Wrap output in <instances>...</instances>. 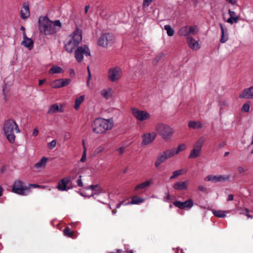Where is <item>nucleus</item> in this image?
Segmentation results:
<instances>
[{
	"label": "nucleus",
	"instance_id": "obj_46",
	"mask_svg": "<svg viewBox=\"0 0 253 253\" xmlns=\"http://www.w3.org/2000/svg\"><path fill=\"white\" fill-rule=\"evenodd\" d=\"M153 182V180L150 179L147 181L143 182V188L150 186Z\"/></svg>",
	"mask_w": 253,
	"mask_h": 253
},
{
	"label": "nucleus",
	"instance_id": "obj_39",
	"mask_svg": "<svg viewBox=\"0 0 253 253\" xmlns=\"http://www.w3.org/2000/svg\"><path fill=\"white\" fill-rule=\"evenodd\" d=\"M212 213L215 216L220 218L224 217L226 216L225 212L221 211L214 210L212 211Z\"/></svg>",
	"mask_w": 253,
	"mask_h": 253
},
{
	"label": "nucleus",
	"instance_id": "obj_30",
	"mask_svg": "<svg viewBox=\"0 0 253 253\" xmlns=\"http://www.w3.org/2000/svg\"><path fill=\"white\" fill-rule=\"evenodd\" d=\"M21 44L26 47L29 48V49H31L33 47L34 42L31 39L29 38L26 40H23L21 42Z\"/></svg>",
	"mask_w": 253,
	"mask_h": 253
},
{
	"label": "nucleus",
	"instance_id": "obj_59",
	"mask_svg": "<svg viewBox=\"0 0 253 253\" xmlns=\"http://www.w3.org/2000/svg\"><path fill=\"white\" fill-rule=\"evenodd\" d=\"M226 22L228 23L232 24L234 23L233 19L231 18V17H230L227 20H226Z\"/></svg>",
	"mask_w": 253,
	"mask_h": 253
},
{
	"label": "nucleus",
	"instance_id": "obj_25",
	"mask_svg": "<svg viewBox=\"0 0 253 253\" xmlns=\"http://www.w3.org/2000/svg\"><path fill=\"white\" fill-rule=\"evenodd\" d=\"M186 149V146L185 144H180L177 149L174 148L169 149L170 151L173 152V156L175 155L179 154L181 151H182Z\"/></svg>",
	"mask_w": 253,
	"mask_h": 253
},
{
	"label": "nucleus",
	"instance_id": "obj_11",
	"mask_svg": "<svg viewBox=\"0 0 253 253\" xmlns=\"http://www.w3.org/2000/svg\"><path fill=\"white\" fill-rule=\"evenodd\" d=\"M229 179L230 176L227 175H209L205 178V180L208 181H211L213 183L224 182L228 181Z\"/></svg>",
	"mask_w": 253,
	"mask_h": 253
},
{
	"label": "nucleus",
	"instance_id": "obj_38",
	"mask_svg": "<svg viewBox=\"0 0 253 253\" xmlns=\"http://www.w3.org/2000/svg\"><path fill=\"white\" fill-rule=\"evenodd\" d=\"M199 31L198 27L196 25L191 26L189 27V34L192 35H196Z\"/></svg>",
	"mask_w": 253,
	"mask_h": 253
},
{
	"label": "nucleus",
	"instance_id": "obj_63",
	"mask_svg": "<svg viewBox=\"0 0 253 253\" xmlns=\"http://www.w3.org/2000/svg\"><path fill=\"white\" fill-rule=\"evenodd\" d=\"M50 25L51 26V29H53L54 30H57V32H58L60 30L57 28L55 26L53 25L51 23V21H50Z\"/></svg>",
	"mask_w": 253,
	"mask_h": 253
},
{
	"label": "nucleus",
	"instance_id": "obj_50",
	"mask_svg": "<svg viewBox=\"0 0 253 253\" xmlns=\"http://www.w3.org/2000/svg\"><path fill=\"white\" fill-rule=\"evenodd\" d=\"M171 200L170 196L169 193H166V197L164 198V201L166 202H169Z\"/></svg>",
	"mask_w": 253,
	"mask_h": 253
},
{
	"label": "nucleus",
	"instance_id": "obj_52",
	"mask_svg": "<svg viewBox=\"0 0 253 253\" xmlns=\"http://www.w3.org/2000/svg\"><path fill=\"white\" fill-rule=\"evenodd\" d=\"M104 149V148L103 147L99 146L95 149V153L98 154L100 153H101L103 151Z\"/></svg>",
	"mask_w": 253,
	"mask_h": 253
},
{
	"label": "nucleus",
	"instance_id": "obj_12",
	"mask_svg": "<svg viewBox=\"0 0 253 253\" xmlns=\"http://www.w3.org/2000/svg\"><path fill=\"white\" fill-rule=\"evenodd\" d=\"M173 205L180 209L190 210L194 205V202L191 199L181 202L177 201L173 203Z\"/></svg>",
	"mask_w": 253,
	"mask_h": 253
},
{
	"label": "nucleus",
	"instance_id": "obj_58",
	"mask_svg": "<svg viewBox=\"0 0 253 253\" xmlns=\"http://www.w3.org/2000/svg\"><path fill=\"white\" fill-rule=\"evenodd\" d=\"M237 170L240 173H242L245 171L244 169L241 166L237 168Z\"/></svg>",
	"mask_w": 253,
	"mask_h": 253
},
{
	"label": "nucleus",
	"instance_id": "obj_8",
	"mask_svg": "<svg viewBox=\"0 0 253 253\" xmlns=\"http://www.w3.org/2000/svg\"><path fill=\"white\" fill-rule=\"evenodd\" d=\"M12 191L21 195H26V192H29V189L24 185L22 181L16 180L12 186Z\"/></svg>",
	"mask_w": 253,
	"mask_h": 253
},
{
	"label": "nucleus",
	"instance_id": "obj_34",
	"mask_svg": "<svg viewBox=\"0 0 253 253\" xmlns=\"http://www.w3.org/2000/svg\"><path fill=\"white\" fill-rule=\"evenodd\" d=\"M62 72H63L62 69L57 66H52L49 70V73L50 74L61 73Z\"/></svg>",
	"mask_w": 253,
	"mask_h": 253
},
{
	"label": "nucleus",
	"instance_id": "obj_13",
	"mask_svg": "<svg viewBox=\"0 0 253 253\" xmlns=\"http://www.w3.org/2000/svg\"><path fill=\"white\" fill-rule=\"evenodd\" d=\"M71 181V177L68 176L66 177L58 182V185L57 186L58 190L61 191H66L70 189V187L68 186V184Z\"/></svg>",
	"mask_w": 253,
	"mask_h": 253
},
{
	"label": "nucleus",
	"instance_id": "obj_33",
	"mask_svg": "<svg viewBox=\"0 0 253 253\" xmlns=\"http://www.w3.org/2000/svg\"><path fill=\"white\" fill-rule=\"evenodd\" d=\"M10 89V87L6 84H4L2 85V91L3 95V99L5 101H6L7 100V96L9 94Z\"/></svg>",
	"mask_w": 253,
	"mask_h": 253
},
{
	"label": "nucleus",
	"instance_id": "obj_36",
	"mask_svg": "<svg viewBox=\"0 0 253 253\" xmlns=\"http://www.w3.org/2000/svg\"><path fill=\"white\" fill-rule=\"evenodd\" d=\"M164 29L167 31V35L169 36H172L174 34V31L171 28L169 25H166L164 26Z\"/></svg>",
	"mask_w": 253,
	"mask_h": 253
},
{
	"label": "nucleus",
	"instance_id": "obj_9",
	"mask_svg": "<svg viewBox=\"0 0 253 253\" xmlns=\"http://www.w3.org/2000/svg\"><path fill=\"white\" fill-rule=\"evenodd\" d=\"M122 75V69L118 66L110 68L108 72V78L112 82H115L121 78Z\"/></svg>",
	"mask_w": 253,
	"mask_h": 253
},
{
	"label": "nucleus",
	"instance_id": "obj_64",
	"mask_svg": "<svg viewBox=\"0 0 253 253\" xmlns=\"http://www.w3.org/2000/svg\"><path fill=\"white\" fill-rule=\"evenodd\" d=\"M45 82V79L40 80L39 82V85H42Z\"/></svg>",
	"mask_w": 253,
	"mask_h": 253
},
{
	"label": "nucleus",
	"instance_id": "obj_26",
	"mask_svg": "<svg viewBox=\"0 0 253 253\" xmlns=\"http://www.w3.org/2000/svg\"><path fill=\"white\" fill-rule=\"evenodd\" d=\"M178 34L180 36H190L189 34V27L185 26L181 27L178 31Z\"/></svg>",
	"mask_w": 253,
	"mask_h": 253
},
{
	"label": "nucleus",
	"instance_id": "obj_2",
	"mask_svg": "<svg viewBox=\"0 0 253 253\" xmlns=\"http://www.w3.org/2000/svg\"><path fill=\"white\" fill-rule=\"evenodd\" d=\"M3 130L7 140L12 143H14L15 140L14 131L16 133L20 132L18 125L12 119H8L4 122Z\"/></svg>",
	"mask_w": 253,
	"mask_h": 253
},
{
	"label": "nucleus",
	"instance_id": "obj_48",
	"mask_svg": "<svg viewBox=\"0 0 253 253\" xmlns=\"http://www.w3.org/2000/svg\"><path fill=\"white\" fill-rule=\"evenodd\" d=\"M184 169H179L176 171H173L174 175L176 176V177L179 176L182 174L184 172Z\"/></svg>",
	"mask_w": 253,
	"mask_h": 253
},
{
	"label": "nucleus",
	"instance_id": "obj_14",
	"mask_svg": "<svg viewBox=\"0 0 253 253\" xmlns=\"http://www.w3.org/2000/svg\"><path fill=\"white\" fill-rule=\"evenodd\" d=\"M71 82L70 79H57L52 82L50 85L53 88H58L68 85Z\"/></svg>",
	"mask_w": 253,
	"mask_h": 253
},
{
	"label": "nucleus",
	"instance_id": "obj_42",
	"mask_svg": "<svg viewBox=\"0 0 253 253\" xmlns=\"http://www.w3.org/2000/svg\"><path fill=\"white\" fill-rule=\"evenodd\" d=\"M250 106L249 104H244L242 108V111L243 112H248L250 110Z\"/></svg>",
	"mask_w": 253,
	"mask_h": 253
},
{
	"label": "nucleus",
	"instance_id": "obj_21",
	"mask_svg": "<svg viewBox=\"0 0 253 253\" xmlns=\"http://www.w3.org/2000/svg\"><path fill=\"white\" fill-rule=\"evenodd\" d=\"M203 126L204 124L200 121H190L188 123V126L190 128L199 129Z\"/></svg>",
	"mask_w": 253,
	"mask_h": 253
},
{
	"label": "nucleus",
	"instance_id": "obj_5",
	"mask_svg": "<svg viewBox=\"0 0 253 253\" xmlns=\"http://www.w3.org/2000/svg\"><path fill=\"white\" fill-rule=\"evenodd\" d=\"M84 55H90L89 47L86 45L78 46L75 51V57L78 62H81L84 58Z\"/></svg>",
	"mask_w": 253,
	"mask_h": 253
},
{
	"label": "nucleus",
	"instance_id": "obj_57",
	"mask_svg": "<svg viewBox=\"0 0 253 253\" xmlns=\"http://www.w3.org/2000/svg\"><path fill=\"white\" fill-rule=\"evenodd\" d=\"M38 132H39V130H38V128L37 127H36L33 131V133H32L33 136L34 137L37 136L38 134Z\"/></svg>",
	"mask_w": 253,
	"mask_h": 253
},
{
	"label": "nucleus",
	"instance_id": "obj_32",
	"mask_svg": "<svg viewBox=\"0 0 253 253\" xmlns=\"http://www.w3.org/2000/svg\"><path fill=\"white\" fill-rule=\"evenodd\" d=\"M84 95H81L76 98L74 105L75 110H77L79 108L80 105L84 99Z\"/></svg>",
	"mask_w": 253,
	"mask_h": 253
},
{
	"label": "nucleus",
	"instance_id": "obj_29",
	"mask_svg": "<svg viewBox=\"0 0 253 253\" xmlns=\"http://www.w3.org/2000/svg\"><path fill=\"white\" fill-rule=\"evenodd\" d=\"M102 193L105 194V191L103 189H102L100 186L98 185V188H97L95 190H93V193L91 195L88 196V198L93 197L94 199H96L97 196Z\"/></svg>",
	"mask_w": 253,
	"mask_h": 253
},
{
	"label": "nucleus",
	"instance_id": "obj_44",
	"mask_svg": "<svg viewBox=\"0 0 253 253\" xmlns=\"http://www.w3.org/2000/svg\"><path fill=\"white\" fill-rule=\"evenodd\" d=\"M51 23H52V24H53V25L55 26L57 28H58L59 30L60 29V28L61 27V23L60 22V21L59 20H57L53 22L51 21Z\"/></svg>",
	"mask_w": 253,
	"mask_h": 253
},
{
	"label": "nucleus",
	"instance_id": "obj_6",
	"mask_svg": "<svg viewBox=\"0 0 253 253\" xmlns=\"http://www.w3.org/2000/svg\"><path fill=\"white\" fill-rule=\"evenodd\" d=\"M39 30L41 32L43 33L46 35H49L57 33V30L51 29L50 25V21L46 17H44L43 22L40 20Z\"/></svg>",
	"mask_w": 253,
	"mask_h": 253
},
{
	"label": "nucleus",
	"instance_id": "obj_10",
	"mask_svg": "<svg viewBox=\"0 0 253 253\" xmlns=\"http://www.w3.org/2000/svg\"><path fill=\"white\" fill-rule=\"evenodd\" d=\"M172 157H173V152L170 149H167L158 155L155 164L156 167H158L162 163Z\"/></svg>",
	"mask_w": 253,
	"mask_h": 253
},
{
	"label": "nucleus",
	"instance_id": "obj_45",
	"mask_svg": "<svg viewBox=\"0 0 253 253\" xmlns=\"http://www.w3.org/2000/svg\"><path fill=\"white\" fill-rule=\"evenodd\" d=\"M56 145V141L55 140H52L48 144V146L50 149H52Z\"/></svg>",
	"mask_w": 253,
	"mask_h": 253
},
{
	"label": "nucleus",
	"instance_id": "obj_53",
	"mask_svg": "<svg viewBox=\"0 0 253 253\" xmlns=\"http://www.w3.org/2000/svg\"><path fill=\"white\" fill-rule=\"evenodd\" d=\"M150 117V115L149 113L145 111H143V120H147L149 119Z\"/></svg>",
	"mask_w": 253,
	"mask_h": 253
},
{
	"label": "nucleus",
	"instance_id": "obj_4",
	"mask_svg": "<svg viewBox=\"0 0 253 253\" xmlns=\"http://www.w3.org/2000/svg\"><path fill=\"white\" fill-rule=\"evenodd\" d=\"M155 129L159 134L166 141L170 139L173 133L172 128L163 123H158L156 124Z\"/></svg>",
	"mask_w": 253,
	"mask_h": 253
},
{
	"label": "nucleus",
	"instance_id": "obj_16",
	"mask_svg": "<svg viewBox=\"0 0 253 253\" xmlns=\"http://www.w3.org/2000/svg\"><path fill=\"white\" fill-rule=\"evenodd\" d=\"M187 42L189 46L193 50H197L200 46L198 41H196L191 36H188L186 38Z\"/></svg>",
	"mask_w": 253,
	"mask_h": 253
},
{
	"label": "nucleus",
	"instance_id": "obj_19",
	"mask_svg": "<svg viewBox=\"0 0 253 253\" xmlns=\"http://www.w3.org/2000/svg\"><path fill=\"white\" fill-rule=\"evenodd\" d=\"M30 16L29 5L26 2L24 3L21 10V17L23 19H26Z\"/></svg>",
	"mask_w": 253,
	"mask_h": 253
},
{
	"label": "nucleus",
	"instance_id": "obj_35",
	"mask_svg": "<svg viewBox=\"0 0 253 253\" xmlns=\"http://www.w3.org/2000/svg\"><path fill=\"white\" fill-rule=\"evenodd\" d=\"M228 14H229L230 17H231V18L233 19L234 23H237L239 16L237 15L234 11H232L230 9L228 10Z\"/></svg>",
	"mask_w": 253,
	"mask_h": 253
},
{
	"label": "nucleus",
	"instance_id": "obj_24",
	"mask_svg": "<svg viewBox=\"0 0 253 253\" xmlns=\"http://www.w3.org/2000/svg\"><path fill=\"white\" fill-rule=\"evenodd\" d=\"M132 113L133 116L140 122L142 121V111L139 110L136 108H132Z\"/></svg>",
	"mask_w": 253,
	"mask_h": 253
},
{
	"label": "nucleus",
	"instance_id": "obj_41",
	"mask_svg": "<svg viewBox=\"0 0 253 253\" xmlns=\"http://www.w3.org/2000/svg\"><path fill=\"white\" fill-rule=\"evenodd\" d=\"M164 54L163 53L160 52L159 53L157 56L155 57V59L153 60L154 64H157L158 62H159L163 57Z\"/></svg>",
	"mask_w": 253,
	"mask_h": 253
},
{
	"label": "nucleus",
	"instance_id": "obj_27",
	"mask_svg": "<svg viewBox=\"0 0 253 253\" xmlns=\"http://www.w3.org/2000/svg\"><path fill=\"white\" fill-rule=\"evenodd\" d=\"M100 94L104 98L108 99L112 96V89L111 88L102 89Z\"/></svg>",
	"mask_w": 253,
	"mask_h": 253
},
{
	"label": "nucleus",
	"instance_id": "obj_51",
	"mask_svg": "<svg viewBox=\"0 0 253 253\" xmlns=\"http://www.w3.org/2000/svg\"><path fill=\"white\" fill-rule=\"evenodd\" d=\"M77 183L79 187H83L84 186L82 180V176L80 175L78 180H77Z\"/></svg>",
	"mask_w": 253,
	"mask_h": 253
},
{
	"label": "nucleus",
	"instance_id": "obj_55",
	"mask_svg": "<svg viewBox=\"0 0 253 253\" xmlns=\"http://www.w3.org/2000/svg\"><path fill=\"white\" fill-rule=\"evenodd\" d=\"M97 188H98V185H91L86 188V189H91L93 191V190H95Z\"/></svg>",
	"mask_w": 253,
	"mask_h": 253
},
{
	"label": "nucleus",
	"instance_id": "obj_7",
	"mask_svg": "<svg viewBox=\"0 0 253 253\" xmlns=\"http://www.w3.org/2000/svg\"><path fill=\"white\" fill-rule=\"evenodd\" d=\"M114 42L113 36L109 33L103 34L98 41V44L103 47L111 46Z\"/></svg>",
	"mask_w": 253,
	"mask_h": 253
},
{
	"label": "nucleus",
	"instance_id": "obj_61",
	"mask_svg": "<svg viewBox=\"0 0 253 253\" xmlns=\"http://www.w3.org/2000/svg\"><path fill=\"white\" fill-rule=\"evenodd\" d=\"M126 203H125V202H124V201H122V202H121V203H120L118 204L117 205V206H116V208H119L121 207V206L122 205H126Z\"/></svg>",
	"mask_w": 253,
	"mask_h": 253
},
{
	"label": "nucleus",
	"instance_id": "obj_23",
	"mask_svg": "<svg viewBox=\"0 0 253 253\" xmlns=\"http://www.w3.org/2000/svg\"><path fill=\"white\" fill-rule=\"evenodd\" d=\"M57 112H62L63 109H60L57 104H54L49 106L47 113L49 114H52Z\"/></svg>",
	"mask_w": 253,
	"mask_h": 253
},
{
	"label": "nucleus",
	"instance_id": "obj_56",
	"mask_svg": "<svg viewBox=\"0 0 253 253\" xmlns=\"http://www.w3.org/2000/svg\"><path fill=\"white\" fill-rule=\"evenodd\" d=\"M198 190L200 191L205 192L206 191V188L205 186L202 185H200L198 187Z\"/></svg>",
	"mask_w": 253,
	"mask_h": 253
},
{
	"label": "nucleus",
	"instance_id": "obj_37",
	"mask_svg": "<svg viewBox=\"0 0 253 253\" xmlns=\"http://www.w3.org/2000/svg\"><path fill=\"white\" fill-rule=\"evenodd\" d=\"M220 27L221 30V37L220 39V42L221 43H224L228 40V37L227 35H224V29L221 24H220Z\"/></svg>",
	"mask_w": 253,
	"mask_h": 253
},
{
	"label": "nucleus",
	"instance_id": "obj_49",
	"mask_svg": "<svg viewBox=\"0 0 253 253\" xmlns=\"http://www.w3.org/2000/svg\"><path fill=\"white\" fill-rule=\"evenodd\" d=\"M154 0H143V7L148 6Z\"/></svg>",
	"mask_w": 253,
	"mask_h": 253
},
{
	"label": "nucleus",
	"instance_id": "obj_18",
	"mask_svg": "<svg viewBox=\"0 0 253 253\" xmlns=\"http://www.w3.org/2000/svg\"><path fill=\"white\" fill-rule=\"evenodd\" d=\"M188 180L177 182L173 184V188L177 190H185L188 188Z\"/></svg>",
	"mask_w": 253,
	"mask_h": 253
},
{
	"label": "nucleus",
	"instance_id": "obj_17",
	"mask_svg": "<svg viewBox=\"0 0 253 253\" xmlns=\"http://www.w3.org/2000/svg\"><path fill=\"white\" fill-rule=\"evenodd\" d=\"M240 98H253V86L244 89L240 94Z\"/></svg>",
	"mask_w": 253,
	"mask_h": 253
},
{
	"label": "nucleus",
	"instance_id": "obj_54",
	"mask_svg": "<svg viewBox=\"0 0 253 253\" xmlns=\"http://www.w3.org/2000/svg\"><path fill=\"white\" fill-rule=\"evenodd\" d=\"M125 149L126 147L123 146L117 149V151L120 154H122L124 152Z\"/></svg>",
	"mask_w": 253,
	"mask_h": 253
},
{
	"label": "nucleus",
	"instance_id": "obj_62",
	"mask_svg": "<svg viewBox=\"0 0 253 253\" xmlns=\"http://www.w3.org/2000/svg\"><path fill=\"white\" fill-rule=\"evenodd\" d=\"M233 199H234L233 195L230 194L228 195V201H231L233 200Z\"/></svg>",
	"mask_w": 253,
	"mask_h": 253
},
{
	"label": "nucleus",
	"instance_id": "obj_3",
	"mask_svg": "<svg viewBox=\"0 0 253 253\" xmlns=\"http://www.w3.org/2000/svg\"><path fill=\"white\" fill-rule=\"evenodd\" d=\"M113 126V122L112 119L102 118L95 119L91 125L93 131L97 134L104 133L107 130L111 129Z\"/></svg>",
	"mask_w": 253,
	"mask_h": 253
},
{
	"label": "nucleus",
	"instance_id": "obj_15",
	"mask_svg": "<svg viewBox=\"0 0 253 253\" xmlns=\"http://www.w3.org/2000/svg\"><path fill=\"white\" fill-rule=\"evenodd\" d=\"M157 133L155 132L143 134V145L150 144L156 138Z\"/></svg>",
	"mask_w": 253,
	"mask_h": 253
},
{
	"label": "nucleus",
	"instance_id": "obj_60",
	"mask_svg": "<svg viewBox=\"0 0 253 253\" xmlns=\"http://www.w3.org/2000/svg\"><path fill=\"white\" fill-rule=\"evenodd\" d=\"M142 189V183H140L139 185H138L135 188V191H136L137 190L139 189Z\"/></svg>",
	"mask_w": 253,
	"mask_h": 253
},
{
	"label": "nucleus",
	"instance_id": "obj_1",
	"mask_svg": "<svg viewBox=\"0 0 253 253\" xmlns=\"http://www.w3.org/2000/svg\"><path fill=\"white\" fill-rule=\"evenodd\" d=\"M82 40V32L81 30L77 29L65 40L64 42L65 50L68 53H72Z\"/></svg>",
	"mask_w": 253,
	"mask_h": 253
},
{
	"label": "nucleus",
	"instance_id": "obj_22",
	"mask_svg": "<svg viewBox=\"0 0 253 253\" xmlns=\"http://www.w3.org/2000/svg\"><path fill=\"white\" fill-rule=\"evenodd\" d=\"M47 161L48 159L47 158L43 157L39 162L34 165V168L36 169L44 168Z\"/></svg>",
	"mask_w": 253,
	"mask_h": 253
},
{
	"label": "nucleus",
	"instance_id": "obj_28",
	"mask_svg": "<svg viewBox=\"0 0 253 253\" xmlns=\"http://www.w3.org/2000/svg\"><path fill=\"white\" fill-rule=\"evenodd\" d=\"M142 203V198L141 197H138L137 196H134L132 197L130 202L126 203V205H138Z\"/></svg>",
	"mask_w": 253,
	"mask_h": 253
},
{
	"label": "nucleus",
	"instance_id": "obj_43",
	"mask_svg": "<svg viewBox=\"0 0 253 253\" xmlns=\"http://www.w3.org/2000/svg\"><path fill=\"white\" fill-rule=\"evenodd\" d=\"M249 210H248L247 209H245L243 210L242 211L240 212V213L241 214H244V215H246L248 217L252 218L253 216L249 214Z\"/></svg>",
	"mask_w": 253,
	"mask_h": 253
},
{
	"label": "nucleus",
	"instance_id": "obj_31",
	"mask_svg": "<svg viewBox=\"0 0 253 253\" xmlns=\"http://www.w3.org/2000/svg\"><path fill=\"white\" fill-rule=\"evenodd\" d=\"M201 152V150L193 148V149L190 152V153L188 156V158H196L200 156Z\"/></svg>",
	"mask_w": 253,
	"mask_h": 253
},
{
	"label": "nucleus",
	"instance_id": "obj_20",
	"mask_svg": "<svg viewBox=\"0 0 253 253\" xmlns=\"http://www.w3.org/2000/svg\"><path fill=\"white\" fill-rule=\"evenodd\" d=\"M206 138L204 136L200 137L195 143L193 148L202 151V148L205 142Z\"/></svg>",
	"mask_w": 253,
	"mask_h": 253
},
{
	"label": "nucleus",
	"instance_id": "obj_40",
	"mask_svg": "<svg viewBox=\"0 0 253 253\" xmlns=\"http://www.w3.org/2000/svg\"><path fill=\"white\" fill-rule=\"evenodd\" d=\"M64 234L68 237H73V232L69 227H66L64 229Z\"/></svg>",
	"mask_w": 253,
	"mask_h": 253
},
{
	"label": "nucleus",
	"instance_id": "obj_47",
	"mask_svg": "<svg viewBox=\"0 0 253 253\" xmlns=\"http://www.w3.org/2000/svg\"><path fill=\"white\" fill-rule=\"evenodd\" d=\"M86 160V148H84V150L83 154L82 155V158L80 160V162L84 163Z\"/></svg>",
	"mask_w": 253,
	"mask_h": 253
}]
</instances>
